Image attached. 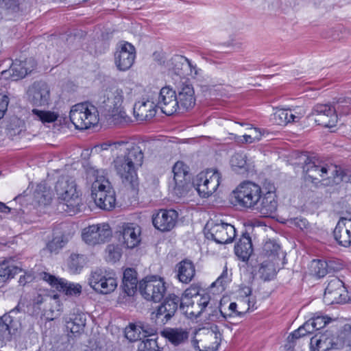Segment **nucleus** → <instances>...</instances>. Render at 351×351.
Instances as JSON below:
<instances>
[{
	"label": "nucleus",
	"instance_id": "nucleus-64",
	"mask_svg": "<svg viewBox=\"0 0 351 351\" xmlns=\"http://www.w3.org/2000/svg\"><path fill=\"white\" fill-rule=\"evenodd\" d=\"M230 280L227 269H224L221 276L217 279L215 284L223 286Z\"/></svg>",
	"mask_w": 351,
	"mask_h": 351
},
{
	"label": "nucleus",
	"instance_id": "nucleus-37",
	"mask_svg": "<svg viewBox=\"0 0 351 351\" xmlns=\"http://www.w3.org/2000/svg\"><path fill=\"white\" fill-rule=\"evenodd\" d=\"M86 320V315L83 313L73 315L69 321L66 322V330L70 331L73 335L81 332L84 330Z\"/></svg>",
	"mask_w": 351,
	"mask_h": 351
},
{
	"label": "nucleus",
	"instance_id": "nucleus-26",
	"mask_svg": "<svg viewBox=\"0 0 351 351\" xmlns=\"http://www.w3.org/2000/svg\"><path fill=\"white\" fill-rule=\"evenodd\" d=\"M335 337L329 332L315 335L311 339V351H328L336 349Z\"/></svg>",
	"mask_w": 351,
	"mask_h": 351
},
{
	"label": "nucleus",
	"instance_id": "nucleus-41",
	"mask_svg": "<svg viewBox=\"0 0 351 351\" xmlns=\"http://www.w3.org/2000/svg\"><path fill=\"white\" fill-rule=\"evenodd\" d=\"M200 287L197 285L193 284L186 289L182 294L180 300V304H189V302L193 300L194 298L197 299L202 298L205 293L201 294Z\"/></svg>",
	"mask_w": 351,
	"mask_h": 351
},
{
	"label": "nucleus",
	"instance_id": "nucleus-54",
	"mask_svg": "<svg viewBox=\"0 0 351 351\" xmlns=\"http://www.w3.org/2000/svg\"><path fill=\"white\" fill-rule=\"evenodd\" d=\"M25 129V123L23 120L14 117L11 119L10 123V130L11 135H19Z\"/></svg>",
	"mask_w": 351,
	"mask_h": 351
},
{
	"label": "nucleus",
	"instance_id": "nucleus-31",
	"mask_svg": "<svg viewBox=\"0 0 351 351\" xmlns=\"http://www.w3.org/2000/svg\"><path fill=\"white\" fill-rule=\"evenodd\" d=\"M177 278L182 283L188 284L195 275V269L192 261L184 259L178 263L176 266Z\"/></svg>",
	"mask_w": 351,
	"mask_h": 351
},
{
	"label": "nucleus",
	"instance_id": "nucleus-52",
	"mask_svg": "<svg viewBox=\"0 0 351 351\" xmlns=\"http://www.w3.org/2000/svg\"><path fill=\"white\" fill-rule=\"evenodd\" d=\"M121 256V250L117 245L110 244L106 249V258L109 262H116Z\"/></svg>",
	"mask_w": 351,
	"mask_h": 351
},
{
	"label": "nucleus",
	"instance_id": "nucleus-3",
	"mask_svg": "<svg viewBox=\"0 0 351 351\" xmlns=\"http://www.w3.org/2000/svg\"><path fill=\"white\" fill-rule=\"evenodd\" d=\"M29 103L34 107L30 115L34 120L43 123H53L58 117L54 112L40 108H47L51 103V94L49 85L44 81H36L29 85L26 91Z\"/></svg>",
	"mask_w": 351,
	"mask_h": 351
},
{
	"label": "nucleus",
	"instance_id": "nucleus-46",
	"mask_svg": "<svg viewBox=\"0 0 351 351\" xmlns=\"http://www.w3.org/2000/svg\"><path fill=\"white\" fill-rule=\"evenodd\" d=\"M86 263V258L84 255L73 254L69 258V267L74 273L81 270Z\"/></svg>",
	"mask_w": 351,
	"mask_h": 351
},
{
	"label": "nucleus",
	"instance_id": "nucleus-39",
	"mask_svg": "<svg viewBox=\"0 0 351 351\" xmlns=\"http://www.w3.org/2000/svg\"><path fill=\"white\" fill-rule=\"evenodd\" d=\"M231 167L235 172L244 173L248 171L247 157L243 153H236L230 159Z\"/></svg>",
	"mask_w": 351,
	"mask_h": 351
},
{
	"label": "nucleus",
	"instance_id": "nucleus-23",
	"mask_svg": "<svg viewBox=\"0 0 351 351\" xmlns=\"http://www.w3.org/2000/svg\"><path fill=\"white\" fill-rule=\"evenodd\" d=\"M178 217L174 210H160L153 216V225L161 231H169L175 226Z\"/></svg>",
	"mask_w": 351,
	"mask_h": 351
},
{
	"label": "nucleus",
	"instance_id": "nucleus-49",
	"mask_svg": "<svg viewBox=\"0 0 351 351\" xmlns=\"http://www.w3.org/2000/svg\"><path fill=\"white\" fill-rule=\"evenodd\" d=\"M125 336L130 341L141 340V331L138 324H130L125 329Z\"/></svg>",
	"mask_w": 351,
	"mask_h": 351
},
{
	"label": "nucleus",
	"instance_id": "nucleus-14",
	"mask_svg": "<svg viewBox=\"0 0 351 351\" xmlns=\"http://www.w3.org/2000/svg\"><path fill=\"white\" fill-rule=\"evenodd\" d=\"M112 236L108 223H98L84 228L82 232V240L89 245H96L106 242Z\"/></svg>",
	"mask_w": 351,
	"mask_h": 351
},
{
	"label": "nucleus",
	"instance_id": "nucleus-13",
	"mask_svg": "<svg viewBox=\"0 0 351 351\" xmlns=\"http://www.w3.org/2000/svg\"><path fill=\"white\" fill-rule=\"evenodd\" d=\"M220 180V173L214 169L199 173L195 184L199 195L203 197L211 195L219 186Z\"/></svg>",
	"mask_w": 351,
	"mask_h": 351
},
{
	"label": "nucleus",
	"instance_id": "nucleus-24",
	"mask_svg": "<svg viewBox=\"0 0 351 351\" xmlns=\"http://www.w3.org/2000/svg\"><path fill=\"white\" fill-rule=\"evenodd\" d=\"M335 240L345 247L351 246V219L341 217L333 231Z\"/></svg>",
	"mask_w": 351,
	"mask_h": 351
},
{
	"label": "nucleus",
	"instance_id": "nucleus-19",
	"mask_svg": "<svg viewBox=\"0 0 351 351\" xmlns=\"http://www.w3.org/2000/svg\"><path fill=\"white\" fill-rule=\"evenodd\" d=\"M34 68V62L32 59L15 60L8 70L1 72V76L5 79H11L16 81L25 77Z\"/></svg>",
	"mask_w": 351,
	"mask_h": 351
},
{
	"label": "nucleus",
	"instance_id": "nucleus-25",
	"mask_svg": "<svg viewBox=\"0 0 351 351\" xmlns=\"http://www.w3.org/2000/svg\"><path fill=\"white\" fill-rule=\"evenodd\" d=\"M201 334L204 335L203 339H200L202 347L204 348V350L201 351L217 350L221 340V335L218 331L217 327L203 329Z\"/></svg>",
	"mask_w": 351,
	"mask_h": 351
},
{
	"label": "nucleus",
	"instance_id": "nucleus-56",
	"mask_svg": "<svg viewBox=\"0 0 351 351\" xmlns=\"http://www.w3.org/2000/svg\"><path fill=\"white\" fill-rule=\"evenodd\" d=\"M238 311V304L236 302H231L229 304L228 311L223 309L222 306L219 309L217 308V314L219 313L224 318L239 317V315H237Z\"/></svg>",
	"mask_w": 351,
	"mask_h": 351
},
{
	"label": "nucleus",
	"instance_id": "nucleus-32",
	"mask_svg": "<svg viewBox=\"0 0 351 351\" xmlns=\"http://www.w3.org/2000/svg\"><path fill=\"white\" fill-rule=\"evenodd\" d=\"M253 251L251 238L248 233H243L234 246L235 254L243 261H247Z\"/></svg>",
	"mask_w": 351,
	"mask_h": 351
},
{
	"label": "nucleus",
	"instance_id": "nucleus-18",
	"mask_svg": "<svg viewBox=\"0 0 351 351\" xmlns=\"http://www.w3.org/2000/svg\"><path fill=\"white\" fill-rule=\"evenodd\" d=\"M346 296L343 282L337 278H333L325 289L324 300L327 304H338L346 302Z\"/></svg>",
	"mask_w": 351,
	"mask_h": 351
},
{
	"label": "nucleus",
	"instance_id": "nucleus-35",
	"mask_svg": "<svg viewBox=\"0 0 351 351\" xmlns=\"http://www.w3.org/2000/svg\"><path fill=\"white\" fill-rule=\"evenodd\" d=\"M333 262L327 263L322 260H313L310 265L311 274L317 278L325 276L330 270H334Z\"/></svg>",
	"mask_w": 351,
	"mask_h": 351
},
{
	"label": "nucleus",
	"instance_id": "nucleus-17",
	"mask_svg": "<svg viewBox=\"0 0 351 351\" xmlns=\"http://www.w3.org/2000/svg\"><path fill=\"white\" fill-rule=\"evenodd\" d=\"M136 57L134 47L129 43L121 44L114 53V63L119 71H125L134 64Z\"/></svg>",
	"mask_w": 351,
	"mask_h": 351
},
{
	"label": "nucleus",
	"instance_id": "nucleus-58",
	"mask_svg": "<svg viewBox=\"0 0 351 351\" xmlns=\"http://www.w3.org/2000/svg\"><path fill=\"white\" fill-rule=\"evenodd\" d=\"M311 320L313 321L314 327H315L316 330H319L324 328L328 323H329L331 319L326 316L317 314L312 317Z\"/></svg>",
	"mask_w": 351,
	"mask_h": 351
},
{
	"label": "nucleus",
	"instance_id": "nucleus-60",
	"mask_svg": "<svg viewBox=\"0 0 351 351\" xmlns=\"http://www.w3.org/2000/svg\"><path fill=\"white\" fill-rule=\"evenodd\" d=\"M138 324L140 328V330L141 331L142 339L149 336H152L154 335L156 332L155 328L150 327L147 324H143L141 323H138Z\"/></svg>",
	"mask_w": 351,
	"mask_h": 351
},
{
	"label": "nucleus",
	"instance_id": "nucleus-12",
	"mask_svg": "<svg viewBox=\"0 0 351 351\" xmlns=\"http://www.w3.org/2000/svg\"><path fill=\"white\" fill-rule=\"evenodd\" d=\"M139 291L145 300L158 302L163 298L166 287L161 278L148 276L140 282Z\"/></svg>",
	"mask_w": 351,
	"mask_h": 351
},
{
	"label": "nucleus",
	"instance_id": "nucleus-28",
	"mask_svg": "<svg viewBox=\"0 0 351 351\" xmlns=\"http://www.w3.org/2000/svg\"><path fill=\"white\" fill-rule=\"evenodd\" d=\"M25 0H0V17L11 20L22 10Z\"/></svg>",
	"mask_w": 351,
	"mask_h": 351
},
{
	"label": "nucleus",
	"instance_id": "nucleus-21",
	"mask_svg": "<svg viewBox=\"0 0 351 351\" xmlns=\"http://www.w3.org/2000/svg\"><path fill=\"white\" fill-rule=\"evenodd\" d=\"M42 278L58 291H63L67 295H79L82 292L80 284L69 282L64 278H57L49 273L44 272Z\"/></svg>",
	"mask_w": 351,
	"mask_h": 351
},
{
	"label": "nucleus",
	"instance_id": "nucleus-29",
	"mask_svg": "<svg viewBox=\"0 0 351 351\" xmlns=\"http://www.w3.org/2000/svg\"><path fill=\"white\" fill-rule=\"evenodd\" d=\"M154 102L149 99L138 101L134 106V114L140 121H145L154 117Z\"/></svg>",
	"mask_w": 351,
	"mask_h": 351
},
{
	"label": "nucleus",
	"instance_id": "nucleus-48",
	"mask_svg": "<svg viewBox=\"0 0 351 351\" xmlns=\"http://www.w3.org/2000/svg\"><path fill=\"white\" fill-rule=\"evenodd\" d=\"M180 302V299L176 295H170L169 298H166L165 302L162 304L164 308H165V311H167V317H172L175 313L177 311L178 302Z\"/></svg>",
	"mask_w": 351,
	"mask_h": 351
},
{
	"label": "nucleus",
	"instance_id": "nucleus-62",
	"mask_svg": "<svg viewBox=\"0 0 351 351\" xmlns=\"http://www.w3.org/2000/svg\"><path fill=\"white\" fill-rule=\"evenodd\" d=\"M279 249L280 246L272 241H268L264 245V250L269 255L276 254Z\"/></svg>",
	"mask_w": 351,
	"mask_h": 351
},
{
	"label": "nucleus",
	"instance_id": "nucleus-51",
	"mask_svg": "<svg viewBox=\"0 0 351 351\" xmlns=\"http://www.w3.org/2000/svg\"><path fill=\"white\" fill-rule=\"evenodd\" d=\"M165 309L166 308L160 304L157 310L152 313L151 319L154 320L158 325L165 324L171 318L165 316L167 315V311H166Z\"/></svg>",
	"mask_w": 351,
	"mask_h": 351
},
{
	"label": "nucleus",
	"instance_id": "nucleus-8",
	"mask_svg": "<svg viewBox=\"0 0 351 351\" xmlns=\"http://www.w3.org/2000/svg\"><path fill=\"white\" fill-rule=\"evenodd\" d=\"M98 111L89 103H81L73 106L70 111L69 117L75 128L86 130L98 122Z\"/></svg>",
	"mask_w": 351,
	"mask_h": 351
},
{
	"label": "nucleus",
	"instance_id": "nucleus-53",
	"mask_svg": "<svg viewBox=\"0 0 351 351\" xmlns=\"http://www.w3.org/2000/svg\"><path fill=\"white\" fill-rule=\"evenodd\" d=\"M67 241V239L62 234L56 236L48 243L47 247L51 252H57L59 250L64 246Z\"/></svg>",
	"mask_w": 351,
	"mask_h": 351
},
{
	"label": "nucleus",
	"instance_id": "nucleus-47",
	"mask_svg": "<svg viewBox=\"0 0 351 351\" xmlns=\"http://www.w3.org/2000/svg\"><path fill=\"white\" fill-rule=\"evenodd\" d=\"M180 302V299L176 295H170L169 298H166L165 302L162 304L164 308H165V311H167V317H172L175 313L177 311L178 302Z\"/></svg>",
	"mask_w": 351,
	"mask_h": 351
},
{
	"label": "nucleus",
	"instance_id": "nucleus-38",
	"mask_svg": "<svg viewBox=\"0 0 351 351\" xmlns=\"http://www.w3.org/2000/svg\"><path fill=\"white\" fill-rule=\"evenodd\" d=\"M336 349H340L345 346H351V326L346 324L335 337Z\"/></svg>",
	"mask_w": 351,
	"mask_h": 351
},
{
	"label": "nucleus",
	"instance_id": "nucleus-40",
	"mask_svg": "<svg viewBox=\"0 0 351 351\" xmlns=\"http://www.w3.org/2000/svg\"><path fill=\"white\" fill-rule=\"evenodd\" d=\"M117 287V280L113 273H110L104 283L97 285L96 292L101 294H109Z\"/></svg>",
	"mask_w": 351,
	"mask_h": 351
},
{
	"label": "nucleus",
	"instance_id": "nucleus-1",
	"mask_svg": "<svg viewBox=\"0 0 351 351\" xmlns=\"http://www.w3.org/2000/svg\"><path fill=\"white\" fill-rule=\"evenodd\" d=\"M138 86L128 83L121 87L112 86L102 90L97 99L99 110L114 124L124 120L126 114L123 110L124 101H130L136 95Z\"/></svg>",
	"mask_w": 351,
	"mask_h": 351
},
{
	"label": "nucleus",
	"instance_id": "nucleus-43",
	"mask_svg": "<svg viewBox=\"0 0 351 351\" xmlns=\"http://www.w3.org/2000/svg\"><path fill=\"white\" fill-rule=\"evenodd\" d=\"M21 271L18 267L10 265L8 261L0 262V277L4 280L13 278Z\"/></svg>",
	"mask_w": 351,
	"mask_h": 351
},
{
	"label": "nucleus",
	"instance_id": "nucleus-33",
	"mask_svg": "<svg viewBox=\"0 0 351 351\" xmlns=\"http://www.w3.org/2000/svg\"><path fill=\"white\" fill-rule=\"evenodd\" d=\"M138 280L136 272L131 268L126 269L123 272L122 289L128 295L134 294L137 289Z\"/></svg>",
	"mask_w": 351,
	"mask_h": 351
},
{
	"label": "nucleus",
	"instance_id": "nucleus-5",
	"mask_svg": "<svg viewBox=\"0 0 351 351\" xmlns=\"http://www.w3.org/2000/svg\"><path fill=\"white\" fill-rule=\"evenodd\" d=\"M55 191L62 208L70 215L80 210L82 199L75 180L69 176H62L55 185Z\"/></svg>",
	"mask_w": 351,
	"mask_h": 351
},
{
	"label": "nucleus",
	"instance_id": "nucleus-61",
	"mask_svg": "<svg viewBox=\"0 0 351 351\" xmlns=\"http://www.w3.org/2000/svg\"><path fill=\"white\" fill-rule=\"evenodd\" d=\"M9 104L8 95L0 93V119H2L7 110Z\"/></svg>",
	"mask_w": 351,
	"mask_h": 351
},
{
	"label": "nucleus",
	"instance_id": "nucleus-15",
	"mask_svg": "<svg viewBox=\"0 0 351 351\" xmlns=\"http://www.w3.org/2000/svg\"><path fill=\"white\" fill-rule=\"evenodd\" d=\"M157 106L167 115H172L179 109L176 92L170 86L162 88L158 94Z\"/></svg>",
	"mask_w": 351,
	"mask_h": 351
},
{
	"label": "nucleus",
	"instance_id": "nucleus-44",
	"mask_svg": "<svg viewBox=\"0 0 351 351\" xmlns=\"http://www.w3.org/2000/svg\"><path fill=\"white\" fill-rule=\"evenodd\" d=\"M110 273L101 269H97L92 271L88 278L89 285L95 291L97 285L104 283Z\"/></svg>",
	"mask_w": 351,
	"mask_h": 351
},
{
	"label": "nucleus",
	"instance_id": "nucleus-27",
	"mask_svg": "<svg viewBox=\"0 0 351 351\" xmlns=\"http://www.w3.org/2000/svg\"><path fill=\"white\" fill-rule=\"evenodd\" d=\"M14 313V310H12L9 313L0 317L1 341H10L12 335L17 331L18 322L11 315V313Z\"/></svg>",
	"mask_w": 351,
	"mask_h": 351
},
{
	"label": "nucleus",
	"instance_id": "nucleus-63",
	"mask_svg": "<svg viewBox=\"0 0 351 351\" xmlns=\"http://www.w3.org/2000/svg\"><path fill=\"white\" fill-rule=\"evenodd\" d=\"M184 60L186 62L191 71V75L193 77H197L198 76L202 75V69L197 67V66L195 64H193L192 62L187 58H184Z\"/></svg>",
	"mask_w": 351,
	"mask_h": 351
},
{
	"label": "nucleus",
	"instance_id": "nucleus-30",
	"mask_svg": "<svg viewBox=\"0 0 351 351\" xmlns=\"http://www.w3.org/2000/svg\"><path fill=\"white\" fill-rule=\"evenodd\" d=\"M254 209L264 216H269L277 209V202L273 193L268 192L264 196L261 195V199L258 200Z\"/></svg>",
	"mask_w": 351,
	"mask_h": 351
},
{
	"label": "nucleus",
	"instance_id": "nucleus-22",
	"mask_svg": "<svg viewBox=\"0 0 351 351\" xmlns=\"http://www.w3.org/2000/svg\"><path fill=\"white\" fill-rule=\"evenodd\" d=\"M178 100L180 110L191 109L195 104V91L193 86L186 80L180 82L178 86Z\"/></svg>",
	"mask_w": 351,
	"mask_h": 351
},
{
	"label": "nucleus",
	"instance_id": "nucleus-45",
	"mask_svg": "<svg viewBox=\"0 0 351 351\" xmlns=\"http://www.w3.org/2000/svg\"><path fill=\"white\" fill-rule=\"evenodd\" d=\"M258 274L263 280H269L276 275V270L271 263L265 261L261 264Z\"/></svg>",
	"mask_w": 351,
	"mask_h": 351
},
{
	"label": "nucleus",
	"instance_id": "nucleus-16",
	"mask_svg": "<svg viewBox=\"0 0 351 351\" xmlns=\"http://www.w3.org/2000/svg\"><path fill=\"white\" fill-rule=\"evenodd\" d=\"M173 182L171 184L173 193L178 197L184 196L187 192L189 167L182 161H178L173 167Z\"/></svg>",
	"mask_w": 351,
	"mask_h": 351
},
{
	"label": "nucleus",
	"instance_id": "nucleus-34",
	"mask_svg": "<svg viewBox=\"0 0 351 351\" xmlns=\"http://www.w3.org/2000/svg\"><path fill=\"white\" fill-rule=\"evenodd\" d=\"M302 117L301 114H295L289 109H278L274 114L275 123L280 125H285L291 122H298Z\"/></svg>",
	"mask_w": 351,
	"mask_h": 351
},
{
	"label": "nucleus",
	"instance_id": "nucleus-9",
	"mask_svg": "<svg viewBox=\"0 0 351 351\" xmlns=\"http://www.w3.org/2000/svg\"><path fill=\"white\" fill-rule=\"evenodd\" d=\"M180 309L190 319H197L204 313L209 319L213 320L217 317V308L213 309L210 295L205 293L202 298L189 302V304H180Z\"/></svg>",
	"mask_w": 351,
	"mask_h": 351
},
{
	"label": "nucleus",
	"instance_id": "nucleus-7",
	"mask_svg": "<svg viewBox=\"0 0 351 351\" xmlns=\"http://www.w3.org/2000/svg\"><path fill=\"white\" fill-rule=\"evenodd\" d=\"M88 174L95 177L92 184V197L99 208L110 210L115 206V193L109 181L103 176H99L98 170L91 169Z\"/></svg>",
	"mask_w": 351,
	"mask_h": 351
},
{
	"label": "nucleus",
	"instance_id": "nucleus-20",
	"mask_svg": "<svg viewBox=\"0 0 351 351\" xmlns=\"http://www.w3.org/2000/svg\"><path fill=\"white\" fill-rule=\"evenodd\" d=\"M141 228L134 223H124L119 231V241L127 248L132 249L141 242Z\"/></svg>",
	"mask_w": 351,
	"mask_h": 351
},
{
	"label": "nucleus",
	"instance_id": "nucleus-57",
	"mask_svg": "<svg viewBox=\"0 0 351 351\" xmlns=\"http://www.w3.org/2000/svg\"><path fill=\"white\" fill-rule=\"evenodd\" d=\"M128 142V141H124L112 142V143L106 142V143H104L101 145L95 146L94 150L98 153H99L102 151L110 150V152L112 154V155L114 156L117 154V151L112 150L113 147L117 144L125 143Z\"/></svg>",
	"mask_w": 351,
	"mask_h": 351
},
{
	"label": "nucleus",
	"instance_id": "nucleus-36",
	"mask_svg": "<svg viewBox=\"0 0 351 351\" xmlns=\"http://www.w3.org/2000/svg\"><path fill=\"white\" fill-rule=\"evenodd\" d=\"M162 335L175 346L182 343L189 337L188 332L182 328H167Z\"/></svg>",
	"mask_w": 351,
	"mask_h": 351
},
{
	"label": "nucleus",
	"instance_id": "nucleus-59",
	"mask_svg": "<svg viewBox=\"0 0 351 351\" xmlns=\"http://www.w3.org/2000/svg\"><path fill=\"white\" fill-rule=\"evenodd\" d=\"M291 224L300 228L302 231L308 232L311 228L308 221L302 217H296L291 221Z\"/></svg>",
	"mask_w": 351,
	"mask_h": 351
},
{
	"label": "nucleus",
	"instance_id": "nucleus-42",
	"mask_svg": "<svg viewBox=\"0 0 351 351\" xmlns=\"http://www.w3.org/2000/svg\"><path fill=\"white\" fill-rule=\"evenodd\" d=\"M34 197L40 205L49 204L52 199L51 192L45 184H39L34 193Z\"/></svg>",
	"mask_w": 351,
	"mask_h": 351
},
{
	"label": "nucleus",
	"instance_id": "nucleus-50",
	"mask_svg": "<svg viewBox=\"0 0 351 351\" xmlns=\"http://www.w3.org/2000/svg\"><path fill=\"white\" fill-rule=\"evenodd\" d=\"M245 295V298L243 300H239L238 304V312L237 315L239 317H243L252 307L254 306V303L250 302V299L247 298V296L250 295L251 290L249 288H247V291H244Z\"/></svg>",
	"mask_w": 351,
	"mask_h": 351
},
{
	"label": "nucleus",
	"instance_id": "nucleus-11",
	"mask_svg": "<svg viewBox=\"0 0 351 351\" xmlns=\"http://www.w3.org/2000/svg\"><path fill=\"white\" fill-rule=\"evenodd\" d=\"M233 193L239 205L254 208L258 200L261 199L262 191L258 185L251 182H245L241 184Z\"/></svg>",
	"mask_w": 351,
	"mask_h": 351
},
{
	"label": "nucleus",
	"instance_id": "nucleus-2",
	"mask_svg": "<svg viewBox=\"0 0 351 351\" xmlns=\"http://www.w3.org/2000/svg\"><path fill=\"white\" fill-rule=\"evenodd\" d=\"M112 150L117 151L112 166L125 186L134 187L137 175L136 167L141 166L143 154L139 146L133 142L115 145Z\"/></svg>",
	"mask_w": 351,
	"mask_h": 351
},
{
	"label": "nucleus",
	"instance_id": "nucleus-10",
	"mask_svg": "<svg viewBox=\"0 0 351 351\" xmlns=\"http://www.w3.org/2000/svg\"><path fill=\"white\" fill-rule=\"evenodd\" d=\"M205 234L208 239L221 244L232 243L236 237V229L230 223L208 221L205 227Z\"/></svg>",
	"mask_w": 351,
	"mask_h": 351
},
{
	"label": "nucleus",
	"instance_id": "nucleus-55",
	"mask_svg": "<svg viewBox=\"0 0 351 351\" xmlns=\"http://www.w3.org/2000/svg\"><path fill=\"white\" fill-rule=\"evenodd\" d=\"M138 351H161L156 339H145L142 340L138 346Z\"/></svg>",
	"mask_w": 351,
	"mask_h": 351
},
{
	"label": "nucleus",
	"instance_id": "nucleus-4",
	"mask_svg": "<svg viewBox=\"0 0 351 351\" xmlns=\"http://www.w3.org/2000/svg\"><path fill=\"white\" fill-rule=\"evenodd\" d=\"M301 157L305 158L303 171L306 178L312 182H316L325 178L329 180V184H338L341 182H351V174L348 170H344L332 165H319L318 160H313L306 155H302Z\"/></svg>",
	"mask_w": 351,
	"mask_h": 351
},
{
	"label": "nucleus",
	"instance_id": "nucleus-6",
	"mask_svg": "<svg viewBox=\"0 0 351 351\" xmlns=\"http://www.w3.org/2000/svg\"><path fill=\"white\" fill-rule=\"evenodd\" d=\"M350 101L351 98L348 97L339 98L335 106L328 104H317L313 109L311 116L313 117L314 121L318 125L325 128H332L337 123V112L340 114H347L348 112V104L350 103Z\"/></svg>",
	"mask_w": 351,
	"mask_h": 351
}]
</instances>
